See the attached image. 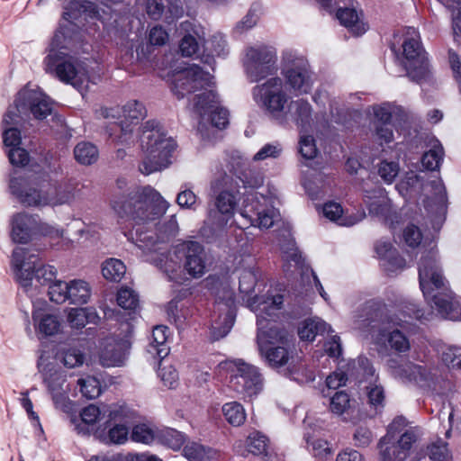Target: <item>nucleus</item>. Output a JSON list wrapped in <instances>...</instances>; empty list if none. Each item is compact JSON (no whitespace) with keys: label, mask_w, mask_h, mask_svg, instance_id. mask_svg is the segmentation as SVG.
<instances>
[{"label":"nucleus","mask_w":461,"mask_h":461,"mask_svg":"<svg viewBox=\"0 0 461 461\" xmlns=\"http://www.w3.org/2000/svg\"><path fill=\"white\" fill-rule=\"evenodd\" d=\"M435 246L422 252L419 263L420 286L425 299L433 303L438 314L451 321H461V305L447 287L437 260Z\"/></svg>","instance_id":"1"},{"label":"nucleus","mask_w":461,"mask_h":461,"mask_svg":"<svg viewBox=\"0 0 461 461\" xmlns=\"http://www.w3.org/2000/svg\"><path fill=\"white\" fill-rule=\"evenodd\" d=\"M53 107L50 98L38 89L25 86L20 90L4 116L3 122L8 126L4 131L3 141L6 147L15 148L21 144V132L16 128L28 122L31 117L43 120L52 114Z\"/></svg>","instance_id":"2"},{"label":"nucleus","mask_w":461,"mask_h":461,"mask_svg":"<svg viewBox=\"0 0 461 461\" xmlns=\"http://www.w3.org/2000/svg\"><path fill=\"white\" fill-rule=\"evenodd\" d=\"M111 205L120 218L140 224L163 215L169 203L158 191L147 185L134 187L126 194L114 196Z\"/></svg>","instance_id":"3"},{"label":"nucleus","mask_w":461,"mask_h":461,"mask_svg":"<svg viewBox=\"0 0 461 461\" xmlns=\"http://www.w3.org/2000/svg\"><path fill=\"white\" fill-rule=\"evenodd\" d=\"M141 147L146 158L140 166L144 175L161 170L170 164V157L176 149V142L167 136L164 128L155 121H148L142 126Z\"/></svg>","instance_id":"4"},{"label":"nucleus","mask_w":461,"mask_h":461,"mask_svg":"<svg viewBox=\"0 0 461 461\" xmlns=\"http://www.w3.org/2000/svg\"><path fill=\"white\" fill-rule=\"evenodd\" d=\"M284 296L280 294H267V296H256L250 304L257 314V345L260 349V342L263 348L272 347L276 344H286L288 333L277 327L275 318L276 312L281 309Z\"/></svg>","instance_id":"5"},{"label":"nucleus","mask_w":461,"mask_h":461,"mask_svg":"<svg viewBox=\"0 0 461 461\" xmlns=\"http://www.w3.org/2000/svg\"><path fill=\"white\" fill-rule=\"evenodd\" d=\"M34 249L17 247L12 255V266L15 277L20 285L28 289L32 285L33 277L41 285H51L57 275L53 266H40V258Z\"/></svg>","instance_id":"6"},{"label":"nucleus","mask_w":461,"mask_h":461,"mask_svg":"<svg viewBox=\"0 0 461 461\" xmlns=\"http://www.w3.org/2000/svg\"><path fill=\"white\" fill-rule=\"evenodd\" d=\"M48 178L46 173L11 176L8 185L10 193L24 207H46Z\"/></svg>","instance_id":"7"},{"label":"nucleus","mask_w":461,"mask_h":461,"mask_svg":"<svg viewBox=\"0 0 461 461\" xmlns=\"http://www.w3.org/2000/svg\"><path fill=\"white\" fill-rule=\"evenodd\" d=\"M46 71L54 73L63 83L70 84L81 93L91 82L85 65L71 57L51 52L45 59Z\"/></svg>","instance_id":"8"},{"label":"nucleus","mask_w":461,"mask_h":461,"mask_svg":"<svg viewBox=\"0 0 461 461\" xmlns=\"http://www.w3.org/2000/svg\"><path fill=\"white\" fill-rule=\"evenodd\" d=\"M402 65L411 80L420 83L429 76L427 53L423 49L420 35L414 28H409L402 45Z\"/></svg>","instance_id":"9"},{"label":"nucleus","mask_w":461,"mask_h":461,"mask_svg":"<svg viewBox=\"0 0 461 461\" xmlns=\"http://www.w3.org/2000/svg\"><path fill=\"white\" fill-rule=\"evenodd\" d=\"M253 100L265 108L277 122L282 120L288 95L282 78L274 77L252 88Z\"/></svg>","instance_id":"10"},{"label":"nucleus","mask_w":461,"mask_h":461,"mask_svg":"<svg viewBox=\"0 0 461 461\" xmlns=\"http://www.w3.org/2000/svg\"><path fill=\"white\" fill-rule=\"evenodd\" d=\"M277 56L275 48L257 45L246 50L243 66L249 80L258 82L277 71Z\"/></svg>","instance_id":"11"},{"label":"nucleus","mask_w":461,"mask_h":461,"mask_svg":"<svg viewBox=\"0 0 461 461\" xmlns=\"http://www.w3.org/2000/svg\"><path fill=\"white\" fill-rule=\"evenodd\" d=\"M11 238L14 242L26 244L38 235L59 237V230L43 222L38 214L25 212L14 213L10 221Z\"/></svg>","instance_id":"12"},{"label":"nucleus","mask_w":461,"mask_h":461,"mask_svg":"<svg viewBox=\"0 0 461 461\" xmlns=\"http://www.w3.org/2000/svg\"><path fill=\"white\" fill-rule=\"evenodd\" d=\"M282 74L290 88L298 94H307L313 84V73L308 60L293 51L283 55Z\"/></svg>","instance_id":"13"},{"label":"nucleus","mask_w":461,"mask_h":461,"mask_svg":"<svg viewBox=\"0 0 461 461\" xmlns=\"http://www.w3.org/2000/svg\"><path fill=\"white\" fill-rule=\"evenodd\" d=\"M225 366L230 370V387L248 396L258 394L263 387V378L258 368L241 359L228 361Z\"/></svg>","instance_id":"14"},{"label":"nucleus","mask_w":461,"mask_h":461,"mask_svg":"<svg viewBox=\"0 0 461 461\" xmlns=\"http://www.w3.org/2000/svg\"><path fill=\"white\" fill-rule=\"evenodd\" d=\"M211 83V75L198 65L192 64L174 74L171 89L178 99H182L192 93L205 89Z\"/></svg>","instance_id":"15"},{"label":"nucleus","mask_w":461,"mask_h":461,"mask_svg":"<svg viewBox=\"0 0 461 461\" xmlns=\"http://www.w3.org/2000/svg\"><path fill=\"white\" fill-rule=\"evenodd\" d=\"M419 438L418 429H406L398 439L388 433L378 443L379 461H405Z\"/></svg>","instance_id":"16"},{"label":"nucleus","mask_w":461,"mask_h":461,"mask_svg":"<svg viewBox=\"0 0 461 461\" xmlns=\"http://www.w3.org/2000/svg\"><path fill=\"white\" fill-rule=\"evenodd\" d=\"M194 108L202 121L210 120L217 129H224L229 124V113L225 108L218 106V95L212 89H205L194 96Z\"/></svg>","instance_id":"17"},{"label":"nucleus","mask_w":461,"mask_h":461,"mask_svg":"<svg viewBox=\"0 0 461 461\" xmlns=\"http://www.w3.org/2000/svg\"><path fill=\"white\" fill-rule=\"evenodd\" d=\"M176 256L181 258L182 267L194 278H199L205 273V252L197 241H184L176 246Z\"/></svg>","instance_id":"18"},{"label":"nucleus","mask_w":461,"mask_h":461,"mask_svg":"<svg viewBox=\"0 0 461 461\" xmlns=\"http://www.w3.org/2000/svg\"><path fill=\"white\" fill-rule=\"evenodd\" d=\"M258 352L270 367L278 369L289 365L285 370V375H291L295 381H303L299 376V373L301 371L303 372L304 365L300 364L298 367L295 366L291 367L292 363H289L291 356L288 349L285 347V344L263 348V343L260 342V349H258Z\"/></svg>","instance_id":"19"},{"label":"nucleus","mask_w":461,"mask_h":461,"mask_svg":"<svg viewBox=\"0 0 461 461\" xmlns=\"http://www.w3.org/2000/svg\"><path fill=\"white\" fill-rule=\"evenodd\" d=\"M109 420L112 426L108 434L104 437L103 441L105 443L123 444L126 442L129 434V423L131 413L128 408L124 406L110 407Z\"/></svg>","instance_id":"20"},{"label":"nucleus","mask_w":461,"mask_h":461,"mask_svg":"<svg viewBox=\"0 0 461 461\" xmlns=\"http://www.w3.org/2000/svg\"><path fill=\"white\" fill-rule=\"evenodd\" d=\"M430 186L434 192V197H429L425 201V210L430 219L432 228L438 230L445 220L447 211V192L441 179L432 180Z\"/></svg>","instance_id":"21"},{"label":"nucleus","mask_w":461,"mask_h":461,"mask_svg":"<svg viewBox=\"0 0 461 461\" xmlns=\"http://www.w3.org/2000/svg\"><path fill=\"white\" fill-rule=\"evenodd\" d=\"M278 122L281 125H287L294 122L301 131H308L312 129V107L304 99L291 101L287 105V110Z\"/></svg>","instance_id":"22"},{"label":"nucleus","mask_w":461,"mask_h":461,"mask_svg":"<svg viewBox=\"0 0 461 461\" xmlns=\"http://www.w3.org/2000/svg\"><path fill=\"white\" fill-rule=\"evenodd\" d=\"M237 203L236 194L228 190H222L215 198V209L209 211V221L217 228H223L229 219L233 216Z\"/></svg>","instance_id":"23"},{"label":"nucleus","mask_w":461,"mask_h":461,"mask_svg":"<svg viewBox=\"0 0 461 461\" xmlns=\"http://www.w3.org/2000/svg\"><path fill=\"white\" fill-rule=\"evenodd\" d=\"M147 14L153 20L164 17L167 23L182 16L184 10L180 0H148Z\"/></svg>","instance_id":"24"},{"label":"nucleus","mask_w":461,"mask_h":461,"mask_svg":"<svg viewBox=\"0 0 461 461\" xmlns=\"http://www.w3.org/2000/svg\"><path fill=\"white\" fill-rule=\"evenodd\" d=\"M178 223L174 215L159 228V234L154 235L153 232L140 231L138 229L136 230L137 241L140 242L138 246L142 249H152L157 242H166L170 238L175 237L178 233Z\"/></svg>","instance_id":"25"},{"label":"nucleus","mask_w":461,"mask_h":461,"mask_svg":"<svg viewBox=\"0 0 461 461\" xmlns=\"http://www.w3.org/2000/svg\"><path fill=\"white\" fill-rule=\"evenodd\" d=\"M151 262L166 274L169 281L181 283L182 261L181 258L176 256V246L168 252L155 254Z\"/></svg>","instance_id":"26"},{"label":"nucleus","mask_w":461,"mask_h":461,"mask_svg":"<svg viewBox=\"0 0 461 461\" xmlns=\"http://www.w3.org/2000/svg\"><path fill=\"white\" fill-rule=\"evenodd\" d=\"M216 310L220 312L214 320L212 328V335L214 339L225 337L231 330L235 321V309L232 307V301L219 302Z\"/></svg>","instance_id":"27"},{"label":"nucleus","mask_w":461,"mask_h":461,"mask_svg":"<svg viewBox=\"0 0 461 461\" xmlns=\"http://www.w3.org/2000/svg\"><path fill=\"white\" fill-rule=\"evenodd\" d=\"M75 199L74 189L62 182H47L46 207L70 204Z\"/></svg>","instance_id":"28"},{"label":"nucleus","mask_w":461,"mask_h":461,"mask_svg":"<svg viewBox=\"0 0 461 461\" xmlns=\"http://www.w3.org/2000/svg\"><path fill=\"white\" fill-rule=\"evenodd\" d=\"M43 381L47 385L52 399L57 406H64L68 400L67 389L64 388L66 377L64 374L56 369L43 371Z\"/></svg>","instance_id":"29"},{"label":"nucleus","mask_w":461,"mask_h":461,"mask_svg":"<svg viewBox=\"0 0 461 461\" xmlns=\"http://www.w3.org/2000/svg\"><path fill=\"white\" fill-rule=\"evenodd\" d=\"M336 17L343 26L347 27L357 36L363 34L366 31L365 23L360 20L352 0H350L349 5L341 4L339 5L337 9Z\"/></svg>","instance_id":"30"},{"label":"nucleus","mask_w":461,"mask_h":461,"mask_svg":"<svg viewBox=\"0 0 461 461\" xmlns=\"http://www.w3.org/2000/svg\"><path fill=\"white\" fill-rule=\"evenodd\" d=\"M122 117L124 120L120 122V129L123 136L131 132V124H137L143 120L147 114L145 106L137 100L129 101L125 105L121 107Z\"/></svg>","instance_id":"31"},{"label":"nucleus","mask_w":461,"mask_h":461,"mask_svg":"<svg viewBox=\"0 0 461 461\" xmlns=\"http://www.w3.org/2000/svg\"><path fill=\"white\" fill-rule=\"evenodd\" d=\"M323 214L329 220L336 221L341 226L347 227L355 225L366 217L364 211H361L355 215L344 216L341 205L334 202H330L324 204Z\"/></svg>","instance_id":"32"},{"label":"nucleus","mask_w":461,"mask_h":461,"mask_svg":"<svg viewBox=\"0 0 461 461\" xmlns=\"http://www.w3.org/2000/svg\"><path fill=\"white\" fill-rule=\"evenodd\" d=\"M394 376L403 382L415 383L420 386L425 385L428 379L426 370L421 366L411 362L400 365L394 371Z\"/></svg>","instance_id":"33"},{"label":"nucleus","mask_w":461,"mask_h":461,"mask_svg":"<svg viewBox=\"0 0 461 461\" xmlns=\"http://www.w3.org/2000/svg\"><path fill=\"white\" fill-rule=\"evenodd\" d=\"M330 327L322 320L314 318L305 320L298 329V335L302 340L313 341L317 335L330 331Z\"/></svg>","instance_id":"34"},{"label":"nucleus","mask_w":461,"mask_h":461,"mask_svg":"<svg viewBox=\"0 0 461 461\" xmlns=\"http://www.w3.org/2000/svg\"><path fill=\"white\" fill-rule=\"evenodd\" d=\"M374 195H369L366 191L365 203L368 207L369 214L374 216H384L389 212L388 199L384 195V190L378 188L374 191Z\"/></svg>","instance_id":"35"},{"label":"nucleus","mask_w":461,"mask_h":461,"mask_svg":"<svg viewBox=\"0 0 461 461\" xmlns=\"http://www.w3.org/2000/svg\"><path fill=\"white\" fill-rule=\"evenodd\" d=\"M285 259L288 262H294L295 267L299 268L303 272V274H305L306 272L310 271L311 274L312 275L315 285L318 288L321 296L327 301V294L324 291L320 280L318 279L315 273L312 269H309L308 267H305L304 269L302 254L298 250V249L294 247V244H291V248L285 251Z\"/></svg>","instance_id":"36"},{"label":"nucleus","mask_w":461,"mask_h":461,"mask_svg":"<svg viewBox=\"0 0 461 461\" xmlns=\"http://www.w3.org/2000/svg\"><path fill=\"white\" fill-rule=\"evenodd\" d=\"M91 295L89 285L84 280H72L68 286V299L72 304H85Z\"/></svg>","instance_id":"37"},{"label":"nucleus","mask_w":461,"mask_h":461,"mask_svg":"<svg viewBox=\"0 0 461 461\" xmlns=\"http://www.w3.org/2000/svg\"><path fill=\"white\" fill-rule=\"evenodd\" d=\"M167 328L166 326H157L153 329L152 338L149 343V353L158 356L162 361L168 354V348L165 345L167 336L166 334Z\"/></svg>","instance_id":"38"},{"label":"nucleus","mask_w":461,"mask_h":461,"mask_svg":"<svg viewBox=\"0 0 461 461\" xmlns=\"http://www.w3.org/2000/svg\"><path fill=\"white\" fill-rule=\"evenodd\" d=\"M361 312L362 313L355 321L356 328L359 330L373 327V323L376 322L381 317L380 308L375 303H366Z\"/></svg>","instance_id":"39"},{"label":"nucleus","mask_w":461,"mask_h":461,"mask_svg":"<svg viewBox=\"0 0 461 461\" xmlns=\"http://www.w3.org/2000/svg\"><path fill=\"white\" fill-rule=\"evenodd\" d=\"M184 455L189 461H216L218 456L215 450L197 443L186 445L184 447Z\"/></svg>","instance_id":"40"},{"label":"nucleus","mask_w":461,"mask_h":461,"mask_svg":"<svg viewBox=\"0 0 461 461\" xmlns=\"http://www.w3.org/2000/svg\"><path fill=\"white\" fill-rule=\"evenodd\" d=\"M76 160L82 165H91L97 161L99 152L97 148L87 141L79 142L74 149Z\"/></svg>","instance_id":"41"},{"label":"nucleus","mask_w":461,"mask_h":461,"mask_svg":"<svg viewBox=\"0 0 461 461\" xmlns=\"http://www.w3.org/2000/svg\"><path fill=\"white\" fill-rule=\"evenodd\" d=\"M381 336L385 338L391 349L398 353H405L410 350L411 345L408 338L398 329L393 330H382Z\"/></svg>","instance_id":"42"},{"label":"nucleus","mask_w":461,"mask_h":461,"mask_svg":"<svg viewBox=\"0 0 461 461\" xmlns=\"http://www.w3.org/2000/svg\"><path fill=\"white\" fill-rule=\"evenodd\" d=\"M33 320L38 321V330L45 336H52L59 330L60 321L55 314L37 312L33 313Z\"/></svg>","instance_id":"43"},{"label":"nucleus","mask_w":461,"mask_h":461,"mask_svg":"<svg viewBox=\"0 0 461 461\" xmlns=\"http://www.w3.org/2000/svg\"><path fill=\"white\" fill-rule=\"evenodd\" d=\"M366 391L369 405L376 411H381L384 407L385 402V392L384 386L381 384H378L375 379L374 382H369V384L366 386Z\"/></svg>","instance_id":"44"},{"label":"nucleus","mask_w":461,"mask_h":461,"mask_svg":"<svg viewBox=\"0 0 461 461\" xmlns=\"http://www.w3.org/2000/svg\"><path fill=\"white\" fill-rule=\"evenodd\" d=\"M126 272L123 262L117 258H108L103 263L102 274L109 281L119 282Z\"/></svg>","instance_id":"45"},{"label":"nucleus","mask_w":461,"mask_h":461,"mask_svg":"<svg viewBox=\"0 0 461 461\" xmlns=\"http://www.w3.org/2000/svg\"><path fill=\"white\" fill-rule=\"evenodd\" d=\"M222 413L226 420L233 426H240L246 420L243 406L238 402H230L222 406Z\"/></svg>","instance_id":"46"},{"label":"nucleus","mask_w":461,"mask_h":461,"mask_svg":"<svg viewBox=\"0 0 461 461\" xmlns=\"http://www.w3.org/2000/svg\"><path fill=\"white\" fill-rule=\"evenodd\" d=\"M156 438L161 444L173 450L180 449L185 441V435L173 429H166L158 432Z\"/></svg>","instance_id":"47"},{"label":"nucleus","mask_w":461,"mask_h":461,"mask_svg":"<svg viewBox=\"0 0 461 461\" xmlns=\"http://www.w3.org/2000/svg\"><path fill=\"white\" fill-rule=\"evenodd\" d=\"M248 451L255 456H267V438L258 431L252 432L247 438Z\"/></svg>","instance_id":"48"},{"label":"nucleus","mask_w":461,"mask_h":461,"mask_svg":"<svg viewBox=\"0 0 461 461\" xmlns=\"http://www.w3.org/2000/svg\"><path fill=\"white\" fill-rule=\"evenodd\" d=\"M443 147L440 144L435 145L423 154L421 158L422 167L430 171L438 169L443 159Z\"/></svg>","instance_id":"49"},{"label":"nucleus","mask_w":461,"mask_h":461,"mask_svg":"<svg viewBox=\"0 0 461 461\" xmlns=\"http://www.w3.org/2000/svg\"><path fill=\"white\" fill-rule=\"evenodd\" d=\"M200 41L203 42L205 50L216 56H224L227 54V42L221 33L213 34L208 41L204 37H199Z\"/></svg>","instance_id":"50"},{"label":"nucleus","mask_w":461,"mask_h":461,"mask_svg":"<svg viewBox=\"0 0 461 461\" xmlns=\"http://www.w3.org/2000/svg\"><path fill=\"white\" fill-rule=\"evenodd\" d=\"M448 9L453 11L454 39L461 43V0H440Z\"/></svg>","instance_id":"51"},{"label":"nucleus","mask_w":461,"mask_h":461,"mask_svg":"<svg viewBox=\"0 0 461 461\" xmlns=\"http://www.w3.org/2000/svg\"><path fill=\"white\" fill-rule=\"evenodd\" d=\"M350 409V398L349 395L343 392H337L330 397V410L336 415H343L348 413Z\"/></svg>","instance_id":"52"},{"label":"nucleus","mask_w":461,"mask_h":461,"mask_svg":"<svg viewBox=\"0 0 461 461\" xmlns=\"http://www.w3.org/2000/svg\"><path fill=\"white\" fill-rule=\"evenodd\" d=\"M176 203L182 209L196 210L198 205V197L186 184L181 186L180 192L176 195Z\"/></svg>","instance_id":"53"},{"label":"nucleus","mask_w":461,"mask_h":461,"mask_svg":"<svg viewBox=\"0 0 461 461\" xmlns=\"http://www.w3.org/2000/svg\"><path fill=\"white\" fill-rule=\"evenodd\" d=\"M117 303L125 310L135 311L139 307V295L130 288H122L117 294Z\"/></svg>","instance_id":"54"},{"label":"nucleus","mask_w":461,"mask_h":461,"mask_svg":"<svg viewBox=\"0 0 461 461\" xmlns=\"http://www.w3.org/2000/svg\"><path fill=\"white\" fill-rule=\"evenodd\" d=\"M77 384L80 387L82 394L86 398L94 399L101 393L100 382L94 376L79 378L77 380Z\"/></svg>","instance_id":"55"},{"label":"nucleus","mask_w":461,"mask_h":461,"mask_svg":"<svg viewBox=\"0 0 461 461\" xmlns=\"http://www.w3.org/2000/svg\"><path fill=\"white\" fill-rule=\"evenodd\" d=\"M194 32L197 38L193 34L188 33L185 35L180 41L179 50L183 56L191 57L197 52L200 44L203 46V42L199 39V37L202 36L196 31Z\"/></svg>","instance_id":"56"},{"label":"nucleus","mask_w":461,"mask_h":461,"mask_svg":"<svg viewBox=\"0 0 461 461\" xmlns=\"http://www.w3.org/2000/svg\"><path fill=\"white\" fill-rule=\"evenodd\" d=\"M68 286L69 283L61 280H55L49 286L48 294L50 301L55 302L57 303H62L68 301Z\"/></svg>","instance_id":"57"},{"label":"nucleus","mask_w":461,"mask_h":461,"mask_svg":"<svg viewBox=\"0 0 461 461\" xmlns=\"http://www.w3.org/2000/svg\"><path fill=\"white\" fill-rule=\"evenodd\" d=\"M428 456L434 461H445L451 456L447 444L442 439H438L427 447Z\"/></svg>","instance_id":"58"},{"label":"nucleus","mask_w":461,"mask_h":461,"mask_svg":"<svg viewBox=\"0 0 461 461\" xmlns=\"http://www.w3.org/2000/svg\"><path fill=\"white\" fill-rule=\"evenodd\" d=\"M399 171V164L394 161L383 160L378 166V175L386 184H392Z\"/></svg>","instance_id":"59"},{"label":"nucleus","mask_w":461,"mask_h":461,"mask_svg":"<svg viewBox=\"0 0 461 461\" xmlns=\"http://www.w3.org/2000/svg\"><path fill=\"white\" fill-rule=\"evenodd\" d=\"M257 274L252 268L244 269L240 276L239 289L240 293L249 294L257 284Z\"/></svg>","instance_id":"60"},{"label":"nucleus","mask_w":461,"mask_h":461,"mask_svg":"<svg viewBox=\"0 0 461 461\" xmlns=\"http://www.w3.org/2000/svg\"><path fill=\"white\" fill-rule=\"evenodd\" d=\"M299 152L303 158L312 159L317 156L318 149L312 135H303L299 140Z\"/></svg>","instance_id":"61"},{"label":"nucleus","mask_w":461,"mask_h":461,"mask_svg":"<svg viewBox=\"0 0 461 461\" xmlns=\"http://www.w3.org/2000/svg\"><path fill=\"white\" fill-rule=\"evenodd\" d=\"M155 432L146 424H139L133 427L131 438L136 442L149 444L156 438Z\"/></svg>","instance_id":"62"},{"label":"nucleus","mask_w":461,"mask_h":461,"mask_svg":"<svg viewBox=\"0 0 461 461\" xmlns=\"http://www.w3.org/2000/svg\"><path fill=\"white\" fill-rule=\"evenodd\" d=\"M307 447L312 455L320 460L325 459L331 454L329 443L321 438L312 439V441L307 439Z\"/></svg>","instance_id":"63"},{"label":"nucleus","mask_w":461,"mask_h":461,"mask_svg":"<svg viewBox=\"0 0 461 461\" xmlns=\"http://www.w3.org/2000/svg\"><path fill=\"white\" fill-rule=\"evenodd\" d=\"M443 362L451 368H461V348L447 347L442 353Z\"/></svg>","instance_id":"64"}]
</instances>
